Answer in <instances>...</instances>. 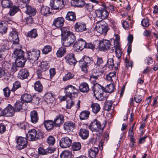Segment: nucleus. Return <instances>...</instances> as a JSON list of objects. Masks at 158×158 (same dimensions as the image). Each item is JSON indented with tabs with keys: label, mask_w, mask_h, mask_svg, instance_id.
<instances>
[{
	"label": "nucleus",
	"mask_w": 158,
	"mask_h": 158,
	"mask_svg": "<svg viewBox=\"0 0 158 158\" xmlns=\"http://www.w3.org/2000/svg\"><path fill=\"white\" fill-rule=\"evenodd\" d=\"M93 90L94 95L97 99L102 101L106 99V98L104 96V88L102 86L99 85H95L93 87Z\"/></svg>",
	"instance_id": "f257e3e1"
},
{
	"label": "nucleus",
	"mask_w": 158,
	"mask_h": 158,
	"mask_svg": "<svg viewBox=\"0 0 158 158\" xmlns=\"http://www.w3.org/2000/svg\"><path fill=\"white\" fill-rule=\"evenodd\" d=\"M27 137L30 141H35L39 139L42 138L43 137V134L40 132L37 133L35 130L32 129L28 132Z\"/></svg>",
	"instance_id": "f03ea898"
},
{
	"label": "nucleus",
	"mask_w": 158,
	"mask_h": 158,
	"mask_svg": "<svg viewBox=\"0 0 158 158\" xmlns=\"http://www.w3.org/2000/svg\"><path fill=\"white\" fill-rule=\"evenodd\" d=\"M75 40L76 37L74 34L70 33L69 35L61 37V43L64 46L69 47L73 44Z\"/></svg>",
	"instance_id": "7ed1b4c3"
},
{
	"label": "nucleus",
	"mask_w": 158,
	"mask_h": 158,
	"mask_svg": "<svg viewBox=\"0 0 158 158\" xmlns=\"http://www.w3.org/2000/svg\"><path fill=\"white\" fill-rule=\"evenodd\" d=\"M93 61L90 58L87 56H84L79 61L80 65L82 67V70L85 73L88 71V67L92 63Z\"/></svg>",
	"instance_id": "20e7f679"
},
{
	"label": "nucleus",
	"mask_w": 158,
	"mask_h": 158,
	"mask_svg": "<svg viewBox=\"0 0 158 158\" xmlns=\"http://www.w3.org/2000/svg\"><path fill=\"white\" fill-rule=\"evenodd\" d=\"M27 59L30 62L33 64L37 60L40 56V51L38 50L33 49L31 51L27 52Z\"/></svg>",
	"instance_id": "39448f33"
},
{
	"label": "nucleus",
	"mask_w": 158,
	"mask_h": 158,
	"mask_svg": "<svg viewBox=\"0 0 158 158\" xmlns=\"http://www.w3.org/2000/svg\"><path fill=\"white\" fill-rule=\"evenodd\" d=\"M96 29L98 32L101 34H106L108 30L107 25L103 21H101L96 23Z\"/></svg>",
	"instance_id": "423d86ee"
},
{
	"label": "nucleus",
	"mask_w": 158,
	"mask_h": 158,
	"mask_svg": "<svg viewBox=\"0 0 158 158\" xmlns=\"http://www.w3.org/2000/svg\"><path fill=\"white\" fill-rule=\"evenodd\" d=\"M65 90L66 96L70 98L74 97L77 94V92L78 91L77 89L71 85L66 86Z\"/></svg>",
	"instance_id": "0eeeda50"
},
{
	"label": "nucleus",
	"mask_w": 158,
	"mask_h": 158,
	"mask_svg": "<svg viewBox=\"0 0 158 158\" xmlns=\"http://www.w3.org/2000/svg\"><path fill=\"white\" fill-rule=\"evenodd\" d=\"M16 142V147L19 150H21L27 146V141L25 138L22 137H19L17 139Z\"/></svg>",
	"instance_id": "6e6552de"
},
{
	"label": "nucleus",
	"mask_w": 158,
	"mask_h": 158,
	"mask_svg": "<svg viewBox=\"0 0 158 158\" xmlns=\"http://www.w3.org/2000/svg\"><path fill=\"white\" fill-rule=\"evenodd\" d=\"M89 129L92 131L98 132L101 129V125L96 119H94L89 126Z\"/></svg>",
	"instance_id": "1a4fd4ad"
},
{
	"label": "nucleus",
	"mask_w": 158,
	"mask_h": 158,
	"mask_svg": "<svg viewBox=\"0 0 158 158\" xmlns=\"http://www.w3.org/2000/svg\"><path fill=\"white\" fill-rule=\"evenodd\" d=\"M110 41L103 40L99 43V48L101 51H105L109 49L111 51V47H113Z\"/></svg>",
	"instance_id": "9d476101"
},
{
	"label": "nucleus",
	"mask_w": 158,
	"mask_h": 158,
	"mask_svg": "<svg viewBox=\"0 0 158 158\" xmlns=\"http://www.w3.org/2000/svg\"><path fill=\"white\" fill-rule=\"evenodd\" d=\"M72 138L68 137L62 138L60 141V145L61 148H69L71 145Z\"/></svg>",
	"instance_id": "9b49d317"
},
{
	"label": "nucleus",
	"mask_w": 158,
	"mask_h": 158,
	"mask_svg": "<svg viewBox=\"0 0 158 158\" xmlns=\"http://www.w3.org/2000/svg\"><path fill=\"white\" fill-rule=\"evenodd\" d=\"M66 0H54L52 7L55 9H61L63 8L66 3Z\"/></svg>",
	"instance_id": "f8f14e48"
},
{
	"label": "nucleus",
	"mask_w": 158,
	"mask_h": 158,
	"mask_svg": "<svg viewBox=\"0 0 158 158\" xmlns=\"http://www.w3.org/2000/svg\"><path fill=\"white\" fill-rule=\"evenodd\" d=\"M95 13L97 16L102 19L107 18L109 15L108 12L105 9H98L96 10Z\"/></svg>",
	"instance_id": "ddd939ff"
},
{
	"label": "nucleus",
	"mask_w": 158,
	"mask_h": 158,
	"mask_svg": "<svg viewBox=\"0 0 158 158\" xmlns=\"http://www.w3.org/2000/svg\"><path fill=\"white\" fill-rule=\"evenodd\" d=\"M85 41L82 40L76 42L73 45L74 48L77 51H81L85 48Z\"/></svg>",
	"instance_id": "4468645a"
},
{
	"label": "nucleus",
	"mask_w": 158,
	"mask_h": 158,
	"mask_svg": "<svg viewBox=\"0 0 158 158\" xmlns=\"http://www.w3.org/2000/svg\"><path fill=\"white\" fill-rule=\"evenodd\" d=\"M5 115L8 116H12L15 114L16 110L11 105L9 104L4 109Z\"/></svg>",
	"instance_id": "2eb2a0df"
},
{
	"label": "nucleus",
	"mask_w": 158,
	"mask_h": 158,
	"mask_svg": "<svg viewBox=\"0 0 158 158\" xmlns=\"http://www.w3.org/2000/svg\"><path fill=\"white\" fill-rule=\"evenodd\" d=\"M29 75L28 70L25 69H22L20 70L19 72L18 77L22 80L27 78Z\"/></svg>",
	"instance_id": "dca6fc26"
},
{
	"label": "nucleus",
	"mask_w": 158,
	"mask_h": 158,
	"mask_svg": "<svg viewBox=\"0 0 158 158\" xmlns=\"http://www.w3.org/2000/svg\"><path fill=\"white\" fill-rule=\"evenodd\" d=\"M9 38L13 41L14 44H17L19 42L18 32L15 30H13L10 32Z\"/></svg>",
	"instance_id": "f3484780"
},
{
	"label": "nucleus",
	"mask_w": 158,
	"mask_h": 158,
	"mask_svg": "<svg viewBox=\"0 0 158 158\" xmlns=\"http://www.w3.org/2000/svg\"><path fill=\"white\" fill-rule=\"evenodd\" d=\"M25 52L20 49H16L12 54V56L15 58H26L24 56Z\"/></svg>",
	"instance_id": "a211bd4d"
},
{
	"label": "nucleus",
	"mask_w": 158,
	"mask_h": 158,
	"mask_svg": "<svg viewBox=\"0 0 158 158\" xmlns=\"http://www.w3.org/2000/svg\"><path fill=\"white\" fill-rule=\"evenodd\" d=\"M53 122L55 127H60L64 122L63 116L62 114L57 116Z\"/></svg>",
	"instance_id": "6ab92c4d"
},
{
	"label": "nucleus",
	"mask_w": 158,
	"mask_h": 158,
	"mask_svg": "<svg viewBox=\"0 0 158 158\" xmlns=\"http://www.w3.org/2000/svg\"><path fill=\"white\" fill-rule=\"evenodd\" d=\"M65 59L67 63L71 65H75L77 62L73 53L68 54L65 56Z\"/></svg>",
	"instance_id": "aec40b11"
},
{
	"label": "nucleus",
	"mask_w": 158,
	"mask_h": 158,
	"mask_svg": "<svg viewBox=\"0 0 158 158\" xmlns=\"http://www.w3.org/2000/svg\"><path fill=\"white\" fill-rule=\"evenodd\" d=\"M75 127V123L71 121L65 122L64 124V129L67 132L72 131Z\"/></svg>",
	"instance_id": "412c9836"
},
{
	"label": "nucleus",
	"mask_w": 158,
	"mask_h": 158,
	"mask_svg": "<svg viewBox=\"0 0 158 158\" xmlns=\"http://www.w3.org/2000/svg\"><path fill=\"white\" fill-rule=\"evenodd\" d=\"M75 28L76 31L77 32H83L86 30V25L85 23L81 22H77L75 24Z\"/></svg>",
	"instance_id": "4be33fe9"
},
{
	"label": "nucleus",
	"mask_w": 158,
	"mask_h": 158,
	"mask_svg": "<svg viewBox=\"0 0 158 158\" xmlns=\"http://www.w3.org/2000/svg\"><path fill=\"white\" fill-rule=\"evenodd\" d=\"M64 22V19L63 17H58L54 20L52 25L56 27H60L63 26Z\"/></svg>",
	"instance_id": "5701e85b"
},
{
	"label": "nucleus",
	"mask_w": 158,
	"mask_h": 158,
	"mask_svg": "<svg viewBox=\"0 0 158 158\" xmlns=\"http://www.w3.org/2000/svg\"><path fill=\"white\" fill-rule=\"evenodd\" d=\"M25 6L26 9L25 12L27 14L32 16H33L35 15L36 11L35 8L27 4H25Z\"/></svg>",
	"instance_id": "b1692460"
},
{
	"label": "nucleus",
	"mask_w": 158,
	"mask_h": 158,
	"mask_svg": "<svg viewBox=\"0 0 158 158\" xmlns=\"http://www.w3.org/2000/svg\"><path fill=\"white\" fill-rule=\"evenodd\" d=\"M111 48L110 52H113L115 50L116 56L118 59H119L122 54V51L121 50V48L119 44L115 45L114 46L111 47Z\"/></svg>",
	"instance_id": "393cba45"
},
{
	"label": "nucleus",
	"mask_w": 158,
	"mask_h": 158,
	"mask_svg": "<svg viewBox=\"0 0 158 158\" xmlns=\"http://www.w3.org/2000/svg\"><path fill=\"white\" fill-rule=\"evenodd\" d=\"M43 123L46 129L49 131L52 130L55 126L53 121L52 120H45Z\"/></svg>",
	"instance_id": "a878e982"
},
{
	"label": "nucleus",
	"mask_w": 158,
	"mask_h": 158,
	"mask_svg": "<svg viewBox=\"0 0 158 158\" xmlns=\"http://www.w3.org/2000/svg\"><path fill=\"white\" fill-rule=\"evenodd\" d=\"M118 64L119 63H114L113 58H110L108 59L106 65L110 69H112L113 68L117 69Z\"/></svg>",
	"instance_id": "bb28decb"
},
{
	"label": "nucleus",
	"mask_w": 158,
	"mask_h": 158,
	"mask_svg": "<svg viewBox=\"0 0 158 158\" xmlns=\"http://www.w3.org/2000/svg\"><path fill=\"white\" fill-rule=\"evenodd\" d=\"M31 120L34 123H36L39 119L38 114L37 112L35 110H33L31 112Z\"/></svg>",
	"instance_id": "cd10ccee"
},
{
	"label": "nucleus",
	"mask_w": 158,
	"mask_h": 158,
	"mask_svg": "<svg viewBox=\"0 0 158 158\" xmlns=\"http://www.w3.org/2000/svg\"><path fill=\"white\" fill-rule=\"evenodd\" d=\"M71 3L72 6L82 7L85 5V2L84 0H72Z\"/></svg>",
	"instance_id": "c85d7f7f"
},
{
	"label": "nucleus",
	"mask_w": 158,
	"mask_h": 158,
	"mask_svg": "<svg viewBox=\"0 0 158 158\" xmlns=\"http://www.w3.org/2000/svg\"><path fill=\"white\" fill-rule=\"evenodd\" d=\"M98 152V148L92 147L88 151L89 156L90 158H95Z\"/></svg>",
	"instance_id": "c756f323"
},
{
	"label": "nucleus",
	"mask_w": 158,
	"mask_h": 158,
	"mask_svg": "<svg viewBox=\"0 0 158 158\" xmlns=\"http://www.w3.org/2000/svg\"><path fill=\"white\" fill-rule=\"evenodd\" d=\"M93 74L90 76L89 79L91 82L95 83L97 82V80L99 76L100 72L99 71L96 72L94 70H93Z\"/></svg>",
	"instance_id": "7c9ffc66"
},
{
	"label": "nucleus",
	"mask_w": 158,
	"mask_h": 158,
	"mask_svg": "<svg viewBox=\"0 0 158 158\" xmlns=\"http://www.w3.org/2000/svg\"><path fill=\"white\" fill-rule=\"evenodd\" d=\"M79 89L81 92L83 93H87L89 89L88 85L86 82L81 83L79 87Z\"/></svg>",
	"instance_id": "2f4dec72"
},
{
	"label": "nucleus",
	"mask_w": 158,
	"mask_h": 158,
	"mask_svg": "<svg viewBox=\"0 0 158 158\" xmlns=\"http://www.w3.org/2000/svg\"><path fill=\"white\" fill-rule=\"evenodd\" d=\"M79 135L83 139H87L89 135V131L88 130L81 128L80 130Z\"/></svg>",
	"instance_id": "473e14b6"
},
{
	"label": "nucleus",
	"mask_w": 158,
	"mask_h": 158,
	"mask_svg": "<svg viewBox=\"0 0 158 158\" xmlns=\"http://www.w3.org/2000/svg\"><path fill=\"white\" fill-rule=\"evenodd\" d=\"M26 60V58H16L15 61V64L17 67H22L24 66Z\"/></svg>",
	"instance_id": "72a5a7b5"
},
{
	"label": "nucleus",
	"mask_w": 158,
	"mask_h": 158,
	"mask_svg": "<svg viewBox=\"0 0 158 158\" xmlns=\"http://www.w3.org/2000/svg\"><path fill=\"white\" fill-rule=\"evenodd\" d=\"M49 67L48 63L47 61H43L41 63L39 69L41 71L45 72L48 69Z\"/></svg>",
	"instance_id": "f704fd0d"
},
{
	"label": "nucleus",
	"mask_w": 158,
	"mask_h": 158,
	"mask_svg": "<svg viewBox=\"0 0 158 158\" xmlns=\"http://www.w3.org/2000/svg\"><path fill=\"white\" fill-rule=\"evenodd\" d=\"M22 101L25 102H30L32 100V97L30 94L25 93L23 94L21 97Z\"/></svg>",
	"instance_id": "c9c22d12"
},
{
	"label": "nucleus",
	"mask_w": 158,
	"mask_h": 158,
	"mask_svg": "<svg viewBox=\"0 0 158 158\" xmlns=\"http://www.w3.org/2000/svg\"><path fill=\"white\" fill-rule=\"evenodd\" d=\"M7 25L4 21L0 22V33L2 34L6 33L7 31Z\"/></svg>",
	"instance_id": "e433bc0d"
},
{
	"label": "nucleus",
	"mask_w": 158,
	"mask_h": 158,
	"mask_svg": "<svg viewBox=\"0 0 158 158\" xmlns=\"http://www.w3.org/2000/svg\"><path fill=\"white\" fill-rule=\"evenodd\" d=\"M72 153L69 150H65L60 155V158H72Z\"/></svg>",
	"instance_id": "4c0bfd02"
},
{
	"label": "nucleus",
	"mask_w": 158,
	"mask_h": 158,
	"mask_svg": "<svg viewBox=\"0 0 158 158\" xmlns=\"http://www.w3.org/2000/svg\"><path fill=\"white\" fill-rule=\"evenodd\" d=\"M1 2L2 7L4 8H10L13 5L10 0H2Z\"/></svg>",
	"instance_id": "58836bf2"
},
{
	"label": "nucleus",
	"mask_w": 158,
	"mask_h": 158,
	"mask_svg": "<svg viewBox=\"0 0 158 158\" xmlns=\"http://www.w3.org/2000/svg\"><path fill=\"white\" fill-rule=\"evenodd\" d=\"M40 12L43 15L47 16L50 13L49 8L47 6H43L40 9Z\"/></svg>",
	"instance_id": "ea45409f"
},
{
	"label": "nucleus",
	"mask_w": 158,
	"mask_h": 158,
	"mask_svg": "<svg viewBox=\"0 0 158 158\" xmlns=\"http://www.w3.org/2000/svg\"><path fill=\"white\" fill-rule=\"evenodd\" d=\"M76 15L73 12H69L66 17V20L70 21H75L76 20Z\"/></svg>",
	"instance_id": "a19ab883"
},
{
	"label": "nucleus",
	"mask_w": 158,
	"mask_h": 158,
	"mask_svg": "<svg viewBox=\"0 0 158 158\" xmlns=\"http://www.w3.org/2000/svg\"><path fill=\"white\" fill-rule=\"evenodd\" d=\"M93 112L95 114L97 113L100 110L99 105L97 103H93L91 106Z\"/></svg>",
	"instance_id": "79ce46f5"
},
{
	"label": "nucleus",
	"mask_w": 158,
	"mask_h": 158,
	"mask_svg": "<svg viewBox=\"0 0 158 158\" xmlns=\"http://www.w3.org/2000/svg\"><path fill=\"white\" fill-rule=\"evenodd\" d=\"M61 35L62 37L69 35L70 33H73L69 31V28L67 27H63L61 28Z\"/></svg>",
	"instance_id": "37998d69"
},
{
	"label": "nucleus",
	"mask_w": 158,
	"mask_h": 158,
	"mask_svg": "<svg viewBox=\"0 0 158 158\" xmlns=\"http://www.w3.org/2000/svg\"><path fill=\"white\" fill-rule=\"evenodd\" d=\"M35 89L40 92H41L43 89V87L39 81L35 82L34 85Z\"/></svg>",
	"instance_id": "c03bdc74"
},
{
	"label": "nucleus",
	"mask_w": 158,
	"mask_h": 158,
	"mask_svg": "<svg viewBox=\"0 0 158 158\" xmlns=\"http://www.w3.org/2000/svg\"><path fill=\"white\" fill-rule=\"evenodd\" d=\"M90 112L88 111H82L80 114V118L81 120L87 119L89 117Z\"/></svg>",
	"instance_id": "a18cd8bd"
},
{
	"label": "nucleus",
	"mask_w": 158,
	"mask_h": 158,
	"mask_svg": "<svg viewBox=\"0 0 158 158\" xmlns=\"http://www.w3.org/2000/svg\"><path fill=\"white\" fill-rule=\"evenodd\" d=\"M23 102L22 101H17L15 104V108L16 111H20L23 109L22 106Z\"/></svg>",
	"instance_id": "49530a36"
},
{
	"label": "nucleus",
	"mask_w": 158,
	"mask_h": 158,
	"mask_svg": "<svg viewBox=\"0 0 158 158\" xmlns=\"http://www.w3.org/2000/svg\"><path fill=\"white\" fill-rule=\"evenodd\" d=\"M28 36L31 39H35L38 36V34L36 29H33L28 32Z\"/></svg>",
	"instance_id": "de8ad7c7"
},
{
	"label": "nucleus",
	"mask_w": 158,
	"mask_h": 158,
	"mask_svg": "<svg viewBox=\"0 0 158 158\" xmlns=\"http://www.w3.org/2000/svg\"><path fill=\"white\" fill-rule=\"evenodd\" d=\"M66 52V48L64 47L60 48L57 51L56 54L58 57H62Z\"/></svg>",
	"instance_id": "09e8293b"
},
{
	"label": "nucleus",
	"mask_w": 158,
	"mask_h": 158,
	"mask_svg": "<svg viewBox=\"0 0 158 158\" xmlns=\"http://www.w3.org/2000/svg\"><path fill=\"white\" fill-rule=\"evenodd\" d=\"M113 103V102L111 101H107L105 104V110L108 111L110 110Z\"/></svg>",
	"instance_id": "8fccbe9b"
},
{
	"label": "nucleus",
	"mask_w": 158,
	"mask_h": 158,
	"mask_svg": "<svg viewBox=\"0 0 158 158\" xmlns=\"http://www.w3.org/2000/svg\"><path fill=\"white\" fill-rule=\"evenodd\" d=\"M21 87V85L20 82L18 81H15L13 84V87L11 89V91L14 92Z\"/></svg>",
	"instance_id": "3c124183"
},
{
	"label": "nucleus",
	"mask_w": 158,
	"mask_h": 158,
	"mask_svg": "<svg viewBox=\"0 0 158 158\" xmlns=\"http://www.w3.org/2000/svg\"><path fill=\"white\" fill-rule=\"evenodd\" d=\"M19 9L18 7L16 6H14L10 7L9 14L10 16H13L19 11Z\"/></svg>",
	"instance_id": "603ef678"
},
{
	"label": "nucleus",
	"mask_w": 158,
	"mask_h": 158,
	"mask_svg": "<svg viewBox=\"0 0 158 158\" xmlns=\"http://www.w3.org/2000/svg\"><path fill=\"white\" fill-rule=\"evenodd\" d=\"M115 88L114 85L112 84H110L106 86V91L109 93L112 92Z\"/></svg>",
	"instance_id": "864d4df0"
},
{
	"label": "nucleus",
	"mask_w": 158,
	"mask_h": 158,
	"mask_svg": "<svg viewBox=\"0 0 158 158\" xmlns=\"http://www.w3.org/2000/svg\"><path fill=\"white\" fill-rule=\"evenodd\" d=\"M1 64L2 67V68L3 69L4 68L5 70L9 69L11 66V64L9 63L6 61H2V62Z\"/></svg>",
	"instance_id": "5fc2aeb1"
},
{
	"label": "nucleus",
	"mask_w": 158,
	"mask_h": 158,
	"mask_svg": "<svg viewBox=\"0 0 158 158\" xmlns=\"http://www.w3.org/2000/svg\"><path fill=\"white\" fill-rule=\"evenodd\" d=\"M81 147V144L79 142L74 143L72 145V148L73 151L78 150L80 149Z\"/></svg>",
	"instance_id": "6e6d98bb"
},
{
	"label": "nucleus",
	"mask_w": 158,
	"mask_h": 158,
	"mask_svg": "<svg viewBox=\"0 0 158 158\" xmlns=\"http://www.w3.org/2000/svg\"><path fill=\"white\" fill-rule=\"evenodd\" d=\"M4 95L5 97H9L10 94V90L8 87H6L3 89Z\"/></svg>",
	"instance_id": "4d7b16f0"
},
{
	"label": "nucleus",
	"mask_w": 158,
	"mask_h": 158,
	"mask_svg": "<svg viewBox=\"0 0 158 158\" xmlns=\"http://www.w3.org/2000/svg\"><path fill=\"white\" fill-rule=\"evenodd\" d=\"M55 139L54 137L51 135L49 136L47 138V142L50 145H53L55 143Z\"/></svg>",
	"instance_id": "13d9d810"
},
{
	"label": "nucleus",
	"mask_w": 158,
	"mask_h": 158,
	"mask_svg": "<svg viewBox=\"0 0 158 158\" xmlns=\"http://www.w3.org/2000/svg\"><path fill=\"white\" fill-rule=\"evenodd\" d=\"M74 76L73 74L71 73H69L65 74V76L63 78V80L64 81H66L72 78Z\"/></svg>",
	"instance_id": "bf43d9fd"
},
{
	"label": "nucleus",
	"mask_w": 158,
	"mask_h": 158,
	"mask_svg": "<svg viewBox=\"0 0 158 158\" xmlns=\"http://www.w3.org/2000/svg\"><path fill=\"white\" fill-rule=\"evenodd\" d=\"M84 6L86 9L89 12H91L93 10L94 7V6L91 3H85Z\"/></svg>",
	"instance_id": "052dcab7"
},
{
	"label": "nucleus",
	"mask_w": 158,
	"mask_h": 158,
	"mask_svg": "<svg viewBox=\"0 0 158 158\" xmlns=\"http://www.w3.org/2000/svg\"><path fill=\"white\" fill-rule=\"evenodd\" d=\"M52 50V48L49 45L45 46L42 50L43 53L44 54H47Z\"/></svg>",
	"instance_id": "680f3d73"
},
{
	"label": "nucleus",
	"mask_w": 158,
	"mask_h": 158,
	"mask_svg": "<svg viewBox=\"0 0 158 158\" xmlns=\"http://www.w3.org/2000/svg\"><path fill=\"white\" fill-rule=\"evenodd\" d=\"M71 98H70L67 101L66 108L68 109H70L74 105L73 101Z\"/></svg>",
	"instance_id": "e2e57ef3"
},
{
	"label": "nucleus",
	"mask_w": 158,
	"mask_h": 158,
	"mask_svg": "<svg viewBox=\"0 0 158 158\" xmlns=\"http://www.w3.org/2000/svg\"><path fill=\"white\" fill-rule=\"evenodd\" d=\"M141 24L142 26L146 27H148L149 25V23L148 19H143L141 21Z\"/></svg>",
	"instance_id": "0e129e2a"
},
{
	"label": "nucleus",
	"mask_w": 158,
	"mask_h": 158,
	"mask_svg": "<svg viewBox=\"0 0 158 158\" xmlns=\"http://www.w3.org/2000/svg\"><path fill=\"white\" fill-rule=\"evenodd\" d=\"M45 98L48 100L52 102L53 101V97L52 94L51 93H48L45 94Z\"/></svg>",
	"instance_id": "69168bd1"
},
{
	"label": "nucleus",
	"mask_w": 158,
	"mask_h": 158,
	"mask_svg": "<svg viewBox=\"0 0 158 158\" xmlns=\"http://www.w3.org/2000/svg\"><path fill=\"white\" fill-rule=\"evenodd\" d=\"M38 152L39 154L42 155H46V149L45 150L44 149L41 147H40L38 149Z\"/></svg>",
	"instance_id": "338daca9"
},
{
	"label": "nucleus",
	"mask_w": 158,
	"mask_h": 158,
	"mask_svg": "<svg viewBox=\"0 0 158 158\" xmlns=\"http://www.w3.org/2000/svg\"><path fill=\"white\" fill-rule=\"evenodd\" d=\"M6 130V126L3 123L0 124V133H4Z\"/></svg>",
	"instance_id": "774afa93"
}]
</instances>
